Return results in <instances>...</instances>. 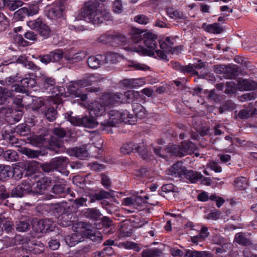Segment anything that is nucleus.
I'll return each instance as SVG.
<instances>
[{
	"label": "nucleus",
	"mask_w": 257,
	"mask_h": 257,
	"mask_svg": "<svg viewBox=\"0 0 257 257\" xmlns=\"http://www.w3.org/2000/svg\"><path fill=\"white\" fill-rule=\"evenodd\" d=\"M3 157L8 161H17L19 157L17 153L13 150H7L3 153Z\"/></svg>",
	"instance_id": "obj_42"
},
{
	"label": "nucleus",
	"mask_w": 257,
	"mask_h": 257,
	"mask_svg": "<svg viewBox=\"0 0 257 257\" xmlns=\"http://www.w3.org/2000/svg\"><path fill=\"white\" fill-rule=\"evenodd\" d=\"M128 116V111L126 110L122 111H119L115 110H112L110 111L108 116V120H105L101 122V124L105 127L115 126L116 124L121 122L122 115Z\"/></svg>",
	"instance_id": "obj_5"
},
{
	"label": "nucleus",
	"mask_w": 257,
	"mask_h": 257,
	"mask_svg": "<svg viewBox=\"0 0 257 257\" xmlns=\"http://www.w3.org/2000/svg\"><path fill=\"white\" fill-rule=\"evenodd\" d=\"M143 32L136 28L131 29L130 34L131 35V39L134 43L139 42L144 37L143 34Z\"/></svg>",
	"instance_id": "obj_37"
},
{
	"label": "nucleus",
	"mask_w": 257,
	"mask_h": 257,
	"mask_svg": "<svg viewBox=\"0 0 257 257\" xmlns=\"http://www.w3.org/2000/svg\"><path fill=\"white\" fill-rule=\"evenodd\" d=\"M169 174L175 177H181L184 175L186 168L183 166L181 161H178L174 164L168 170Z\"/></svg>",
	"instance_id": "obj_16"
},
{
	"label": "nucleus",
	"mask_w": 257,
	"mask_h": 257,
	"mask_svg": "<svg viewBox=\"0 0 257 257\" xmlns=\"http://www.w3.org/2000/svg\"><path fill=\"white\" fill-rule=\"evenodd\" d=\"M54 209L58 213L61 214L64 212H66L67 210H71L70 206H67V203L64 202L61 203L55 204L54 205Z\"/></svg>",
	"instance_id": "obj_52"
},
{
	"label": "nucleus",
	"mask_w": 257,
	"mask_h": 257,
	"mask_svg": "<svg viewBox=\"0 0 257 257\" xmlns=\"http://www.w3.org/2000/svg\"><path fill=\"white\" fill-rule=\"evenodd\" d=\"M36 83L34 79L30 77H26L21 80V85H15L12 86V88L14 91L24 93L27 92V88H33L35 86Z\"/></svg>",
	"instance_id": "obj_8"
},
{
	"label": "nucleus",
	"mask_w": 257,
	"mask_h": 257,
	"mask_svg": "<svg viewBox=\"0 0 257 257\" xmlns=\"http://www.w3.org/2000/svg\"><path fill=\"white\" fill-rule=\"evenodd\" d=\"M121 152L125 155L131 152L138 153L141 157L146 159L148 158V151L146 147L144 144L138 145L129 143L124 144L120 149Z\"/></svg>",
	"instance_id": "obj_4"
},
{
	"label": "nucleus",
	"mask_w": 257,
	"mask_h": 257,
	"mask_svg": "<svg viewBox=\"0 0 257 257\" xmlns=\"http://www.w3.org/2000/svg\"><path fill=\"white\" fill-rule=\"evenodd\" d=\"M238 88L240 90H251L257 88V83L253 80L243 79L238 83Z\"/></svg>",
	"instance_id": "obj_21"
},
{
	"label": "nucleus",
	"mask_w": 257,
	"mask_h": 257,
	"mask_svg": "<svg viewBox=\"0 0 257 257\" xmlns=\"http://www.w3.org/2000/svg\"><path fill=\"white\" fill-rule=\"evenodd\" d=\"M208 253L206 251H200L187 249L185 251V257H207Z\"/></svg>",
	"instance_id": "obj_44"
},
{
	"label": "nucleus",
	"mask_w": 257,
	"mask_h": 257,
	"mask_svg": "<svg viewBox=\"0 0 257 257\" xmlns=\"http://www.w3.org/2000/svg\"><path fill=\"white\" fill-rule=\"evenodd\" d=\"M175 39L171 37H167L164 40L159 41V46L164 53H173L174 52Z\"/></svg>",
	"instance_id": "obj_11"
},
{
	"label": "nucleus",
	"mask_w": 257,
	"mask_h": 257,
	"mask_svg": "<svg viewBox=\"0 0 257 257\" xmlns=\"http://www.w3.org/2000/svg\"><path fill=\"white\" fill-rule=\"evenodd\" d=\"M0 223L7 232H11L14 229V224L11 219L4 217H0Z\"/></svg>",
	"instance_id": "obj_32"
},
{
	"label": "nucleus",
	"mask_w": 257,
	"mask_h": 257,
	"mask_svg": "<svg viewBox=\"0 0 257 257\" xmlns=\"http://www.w3.org/2000/svg\"><path fill=\"white\" fill-rule=\"evenodd\" d=\"M255 110L254 109L253 110L242 109L239 111L238 116L240 118L246 119L255 114Z\"/></svg>",
	"instance_id": "obj_59"
},
{
	"label": "nucleus",
	"mask_w": 257,
	"mask_h": 257,
	"mask_svg": "<svg viewBox=\"0 0 257 257\" xmlns=\"http://www.w3.org/2000/svg\"><path fill=\"white\" fill-rule=\"evenodd\" d=\"M20 151L23 154L26 155L30 158H37L40 154V152L38 151H34L26 147L21 148Z\"/></svg>",
	"instance_id": "obj_50"
},
{
	"label": "nucleus",
	"mask_w": 257,
	"mask_h": 257,
	"mask_svg": "<svg viewBox=\"0 0 257 257\" xmlns=\"http://www.w3.org/2000/svg\"><path fill=\"white\" fill-rule=\"evenodd\" d=\"M66 7L64 5L55 6L51 8L48 12V17L52 19H58L63 15V12L65 10Z\"/></svg>",
	"instance_id": "obj_20"
},
{
	"label": "nucleus",
	"mask_w": 257,
	"mask_h": 257,
	"mask_svg": "<svg viewBox=\"0 0 257 257\" xmlns=\"http://www.w3.org/2000/svg\"><path fill=\"white\" fill-rule=\"evenodd\" d=\"M12 173V168L9 165H0V177L2 180L9 177Z\"/></svg>",
	"instance_id": "obj_38"
},
{
	"label": "nucleus",
	"mask_w": 257,
	"mask_h": 257,
	"mask_svg": "<svg viewBox=\"0 0 257 257\" xmlns=\"http://www.w3.org/2000/svg\"><path fill=\"white\" fill-rule=\"evenodd\" d=\"M87 55L85 51H81L73 55L65 54L64 58L70 63H73L81 61L84 59Z\"/></svg>",
	"instance_id": "obj_23"
},
{
	"label": "nucleus",
	"mask_w": 257,
	"mask_h": 257,
	"mask_svg": "<svg viewBox=\"0 0 257 257\" xmlns=\"http://www.w3.org/2000/svg\"><path fill=\"white\" fill-rule=\"evenodd\" d=\"M132 234L131 226L126 223L122 224L119 228V238L131 236Z\"/></svg>",
	"instance_id": "obj_33"
},
{
	"label": "nucleus",
	"mask_w": 257,
	"mask_h": 257,
	"mask_svg": "<svg viewBox=\"0 0 257 257\" xmlns=\"http://www.w3.org/2000/svg\"><path fill=\"white\" fill-rule=\"evenodd\" d=\"M26 16H28V14L26 7L19 9L14 14V18L17 21H23Z\"/></svg>",
	"instance_id": "obj_45"
},
{
	"label": "nucleus",
	"mask_w": 257,
	"mask_h": 257,
	"mask_svg": "<svg viewBox=\"0 0 257 257\" xmlns=\"http://www.w3.org/2000/svg\"><path fill=\"white\" fill-rule=\"evenodd\" d=\"M42 113L44 114L46 119L49 121H53L57 118V112L53 107H50L45 109Z\"/></svg>",
	"instance_id": "obj_36"
},
{
	"label": "nucleus",
	"mask_w": 257,
	"mask_h": 257,
	"mask_svg": "<svg viewBox=\"0 0 257 257\" xmlns=\"http://www.w3.org/2000/svg\"><path fill=\"white\" fill-rule=\"evenodd\" d=\"M184 175L186 178L188 179L191 183H194L203 178V175L199 172L192 170L187 171L186 170Z\"/></svg>",
	"instance_id": "obj_28"
},
{
	"label": "nucleus",
	"mask_w": 257,
	"mask_h": 257,
	"mask_svg": "<svg viewBox=\"0 0 257 257\" xmlns=\"http://www.w3.org/2000/svg\"><path fill=\"white\" fill-rule=\"evenodd\" d=\"M31 221L27 217H22L16 222V229L20 232L27 231L30 230Z\"/></svg>",
	"instance_id": "obj_19"
},
{
	"label": "nucleus",
	"mask_w": 257,
	"mask_h": 257,
	"mask_svg": "<svg viewBox=\"0 0 257 257\" xmlns=\"http://www.w3.org/2000/svg\"><path fill=\"white\" fill-rule=\"evenodd\" d=\"M181 72L184 73H189L195 75H198V72L194 69L193 65L189 64L187 66H183Z\"/></svg>",
	"instance_id": "obj_63"
},
{
	"label": "nucleus",
	"mask_w": 257,
	"mask_h": 257,
	"mask_svg": "<svg viewBox=\"0 0 257 257\" xmlns=\"http://www.w3.org/2000/svg\"><path fill=\"white\" fill-rule=\"evenodd\" d=\"M39 34L45 39L48 38L51 35V31L50 27L44 22L38 30Z\"/></svg>",
	"instance_id": "obj_47"
},
{
	"label": "nucleus",
	"mask_w": 257,
	"mask_h": 257,
	"mask_svg": "<svg viewBox=\"0 0 257 257\" xmlns=\"http://www.w3.org/2000/svg\"><path fill=\"white\" fill-rule=\"evenodd\" d=\"M85 215L87 218L93 220L99 219L102 215L99 210L96 208L87 209Z\"/></svg>",
	"instance_id": "obj_30"
},
{
	"label": "nucleus",
	"mask_w": 257,
	"mask_h": 257,
	"mask_svg": "<svg viewBox=\"0 0 257 257\" xmlns=\"http://www.w3.org/2000/svg\"><path fill=\"white\" fill-rule=\"evenodd\" d=\"M50 181L47 178H42L37 182L36 188L37 191H39L40 194H42L44 191L47 189Z\"/></svg>",
	"instance_id": "obj_40"
},
{
	"label": "nucleus",
	"mask_w": 257,
	"mask_h": 257,
	"mask_svg": "<svg viewBox=\"0 0 257 257\" xmlns=\"http://www.w3.org/2000/svg\"><path fill=\"white\" fill-rule=\"evenodd\" d=\"M235 240L237 243L245 246L250 244L249 240L245 237L243 234L241 233H237L235 235Z\"/></svg>",
	"instance_id": "obj_56"
},
{
	"label": "nucleus",
	"mask_w": 257,
	"mask_h": 257,
	"mask_svg": "<svg viewBox=\"0 0 257 257\" xmlns=\"http://www.w3.org/2000/svg\"><path fill=\"white\" fill-rule=\"evenodd\" d=\"M55 226V223L50 218L40 220L32 224L33 229L38 233L45 232L48 230L52 231Z\"/></svg>",
	"instance_id": "obj_6"
},
{
	"label": "nucleus",
	"mask_w": 257,
	"mask_h": 257,
	"mask_svg": "<svg viewBox=\"0 0 257 257\" xmlns=\"http://www.w3.org/2000/svg\"><path fill=\"white\" fill-rule=\"evenodd\" d=\"M83 224H82V232L83 236H86L94 241L99 242L102 240V236L101 232L96 230H92L87 228Z\"/></svg>",
	"instance_id": "obj_13"
},
{
	"label": "nucleus",
	"mask_w": 257,
	"mask_h": 257,
	"mask_svg": "<svg viewBox=\"0 0 257 257\" xmlns=\"http://www.w3.org/2000/svg\"><path fill=\"white\" fill-rule=\"evenodd\" d=\"M132 108L135 114V120L136 118H142L146 115V110L145 108L140 103H134L132 105Z\"/></svg>",
	"instance_id": "obj_29"
},
{
	"label": "nucleus",
	"mask_w": 257,
	"mask_h": 257,
	"mask_svg": "<svg viewBox=\"0 0 257 257\" xmlns=\"http://www.w3.org/2000/svg\"><path fill=\"white\" fill-rule=\"evenodd\" d=\"M207 167L210 168L216 173H220L222 171L221 167L215 161H211L208 163Z\"/></svg>",
	"instance_id": "obj_64"
},
{
	"label": "nucleus",
	"mask_w": 257,
	"mask_h": 257,
	"mask_svg": "<svg viewBox=\"0 0 257 257\" xmlns=\"http://www.w3.org/2000/svg\"><path fill=\"white\" fill-rule=\"evenodd\" d=\"M112 10L114 13L119 14L123 11V6L120 0H115L113 4Z\"/></svg>",
	"instance_id": "obj_61"
},
{
	"label": "nucleus",
	"mask_w": 257,
	"mask_h": 257,
	"mask_svg": "<svg viewBox=\"0 0 257 257\" xmlns=\"http://www.w3.org/2000/svg\"><path fill=\"white\" fill-rule=\"evenodd\" d=\"M153 151L157 155L164 159L166 158V153H169L171 155L182 156L181 147L179 145H169L163 150H162L160 148H154Z\"/></svg>",
	"instance_id": "obj_7"
},
{
	"label": "nucleus",
	"mask_w": 257,
	"mask_h": 257,
	"mask_svg": "<svg viewBox=\"0 0 257 257\" xmlns=\"http://www.w3.org/2000/svg\"><path fill=\"white\" fill-rule=\"evenodd\" d=\"M144 37L145 38L144 43L146 48L136 45L135 46H127L124 47V49L128 51L153 56L156 58H160L162 60L167 59V55L162 51L157 49V35L152 33L148 32L144 34Z\"/></svg>",
	"instance_id": "obj_1"
},
{
	"label": "nucleus",
	"mask_w": 257,
	"mask_h": 257,
	"mask_svg": "<svg viewBox=\"0 0 257 257\" xmlns=\"http://www.w3.org/2000/svg\"><path fill=\"white\" fill-rule=\"evenodd\" d=\"M65 118L68 121H69L71 124L76 126H81L82 125V117L80 118L78 116H73L71 114L68 113H66Z\"/></svg>",
	"instance_id": "obj_53"
},
{
	"label": "nucleus",
	"mask_w": 257,
	"mask_h": 257,
	"mask_svg": "<svg viewBox=\"0 0 257 257\" xmlns=\"http://www.w3.org/2000/svg\"><path fill=\"white\" fill-rule=\"evenodd\" d=\"M111 197V193L104 190H101L90 196V202L99 201L104 199H109Z\"/></svg>",
	"instance_id": "obj_26"
},
{
	"label": "nucleus",
	"mask_w": 257,
	"mask_h": 257,
	"mask_svg": "<svg viewBox=\"0 0 257 257\" xmlns=\"http://www.w3.org/2000/svg\"><path fill=\"white\" fill-rule=\"evenodd\" d=\"M167 14L172 19H179L183 18V14L177 10L169 8L167 10Z\"/></svg>",
	"instance_id": "obj_54"
},
{
	"label": "nucleus",
	"mask_w": 257,
	"mask_h": 257,
	"mask_svg": "<svg viewBox=\"0 0 257 257\" xmlns=\"http://www.w3.org/2000/svg\"><path fill=\"white\" fill-rule=\"evenodd\" d=\"M161 251L157 248H149L143 250L142 252V257H159Z\"/></svg>",
	"instance_id": "obj_35"
},
{
	"label": "nucleus",
	"mask_w": 257,
	"mask_h": 257,
	"mask_svg": "<svg viewBox=\"0 0 257 257\" xmlns=\"http://www.w3.org/2000/svg\"><path fill=\"white\" fill-rule=\"evenodd\" d=\"M29 185L26 183H22L18 185L12 190L11 192L12 197H22L25 194L29 192Z\"/></svg>",
	"instance_id": "obj_15"
},
{
	"label": "nucleus",
	"mask_w": 257,
	"mask_h": 257,
	"mask_svg": "<svg viewBox=\"0 0 257 257\" xmlns=\"http://www.w3.org/2000/svg\"><path fill=\"white\" fill-rule=\"evenodd\" d=\"M15 132L22 136H26L30 133V128L26 123H21L17 126Z\"/></svg>",
	"instance_id": "obj_39"
},
{
	"label": "nucleus",
	"mask_w": 257,
	"mask_h": 257,
	"mask_svg": "<svg viewBox=\"0 0 257 257\" xmlns=\"http://www.w3.org/2000/svg\"><path fill=\"white\" fill-rule=\"evenodd\" d=\"M74 218L75 215L71 212V210H67L58 217V223L64 227L70 226Z\"/></svg>",
	"instance_id": "obj_12"
},
{
	"label": "nucleus",
	"mask_w": 257,
	"mask_h": 257,
	"mask_svg": "<svg viewBox=\"0 0 257 257\" xmlns=\"http://www.w3.org/2000/svg\"><path fill=\"white\" fill-rule=\"evenodd\" d=\"M144 202L143 197L140 196H131L124 198L122 201V205L126 206L132 207L133 209H137L142 203ZM131 212H135V210L130 211Z\"/></svg>",
	"instance_id": "obj_9"
},
{
	"label": "nucleus",
	"mask_w": 257,
	"mask_h": 257,
	"mask_svg": "<svg viewBox=\"0 0 257 257\" xmlns=\"http://www.w3.org/2000/svg\"><path fill=\"white\" fill-rule=\"evenodd\" d=\"M71 152V155H74L80 159H83L88 155L87 151L83 147L73 148Z\"/></svg>",
	"instance_id": "obj_34"
},
{
	"label": "nucleus",
	"mask_w": 257,
	"mask_h": 257,
	"mask_svg": "<svg viewBox=\"0 0 257 257\" xmlns=\"http://www.w3.org/2000/svg\"><path fill=\"white\" fill-rule=\"evenodd\" d=\"M53 192L55 194L56 197H65L66 195L70 194L71 196L74 197V193L71 192V190L69 187L65 190L64 185L56 184L53 188Z\"/></svg>",
	"instance_id": "obj_17"
},
{
	"label": "nucleus",
	"mask_w": 257,
	"mask_h": 257,
	"mask_svg": "<svg viewBox=\"0 0 257 257\" xmlns=\"http://www.w3.org/2000/svg\"><path fill=\"white\" fill-rule=\"evenodd\" d=\"M106 0H90L81 10L82 17L85 21L93 25H98L108 20L109 13L102 9L103 3Z\"/></svg>",
	"instance_id": "obj_2"
},
{
	"label": "nucleus",
	"mask_w": 257,
	"mask_h": 257,
	"mask_svg": "<svg viewBox=\"0 0 257 257\" xmlns=\"http://www.w3.org/2000/svg\"><path fill=\"white\" fill-rule=\"evenodd\" d=\"M52 62L60 61L63 57V52L61 50L58 49L50 52Z\"/></svg>",
	"instance_id": "obj_60"
},
{
	"label": "nucleus",
	"mask_w": 257,
	"mask_h": 257,
	"mask_svg": "<svg viewBox=\"0 0 257 257\" xmlns=\"http://www.w3.org/2000/svg\"><path fill=\"white\" fill-rule=\"evenodd\" d=\"M96 81V78L94 75H89L87 77L70 84L67 88L68 92L76 97H80L82 101L85 100L87 96L83 94L81 91V88L88 85H92Z\"/></svg>",
	"instance_id": "obj_3"
},
{
	"label": "nucleus",
	"mask_w": 257,
	"mask_h": 257,
	"mask_svg": "<svg viewBox=\"0 0 257 257\" xmlns=\"http://www.w3.org/2000/svg\"><path fill=\"white\" fill-rule=\"evenodd\" d=\"M205 30L207 32L213 34H220L223 31L222 27L216 23L207 25Z\"/></svg>",
	"instance_id": "obj_46"
},
{
	"label": "nucleus",
	"mask_w": 257,
	"mask_h": 257,
	"mask_svg": "<svg viewBox=\"0 0 257 257\" xmlns=\"http://www.w3.org/2000/svg\"><path fill=\"white\" fill-rule=\"evenodd\" d=\"M110 102L111 103L116 102H125L126 99L124 98V94L120 93H116L112 95L110 98Z\"/></svg>",
	"instance_id": "obj_58"
},
{
	"label": "nucleus",
	"mask_w": 257,
	"mask_h": 257,
	"mask_svg": "<svg viewBox=\"0 0 257 257\" xmlns=\"http://www.w3.org/2000/svg\"><path fill=\"white\" fill-rule=\"evenodd\" d=\"M88 66L93 69L99 68L100 65L104 64L102 55H98L96 56H90L87 60Z\"/></svg>",
	"instance_id": "obj_25"
},
{
	"label": "nucleus",
	"mask_w": 257,
	"mask_h": 257,
	"mask_svg": "<svg viewBox=\"0 0 257 257\" xmlns=\"http://www.w3.org/2000/svg\"><path fill=\"white\" fill-rule=\"evenodd\" d=\"M145 83V81L143 78L124 80V84L130 87H139L144 85Z\"/></svg>",
	"instance_id": "obj_43"
},
{
	"label": "nucleus",
	"mask_w": 257,
	"mask_h": 257,
	"mask_svg": "<svg viewBox=\"0 0 257 257\" xmlns=\"http://www.w3.org/2000/svg\"><path fill=\"white\" fill-rule=\"evenodd\" d=\"M16 62L18 63L24 64L25 67L31 69L35 72L40 69V67L35 65L33 62L27 61V57L24 55L20 56L18 57Z\"/></svg>",
	"instance_id": "obj_24"
},
{
	"label": "nucleus",
	"mask_w": 257,
	"mask_h": 257,
	"mask_svg": "<svg viewBox=\"0 0 257 257\" xmlns=\"http://www.w3.org/2000/svg\"><path fill=\"white\" fill-rule=\"evenodd\" d=\"M124 95L126 101L128 99L133 100L139 97V92L135 90H129L126 91L124 93Z\"/></svg>",
	"instance_id": "obj_62"
},
{
	"label": "nucleus",
	"mask_w": 257,
	"mask_h": 257,
	"mask_svg": "<svg viewBox=\"0 0 257 257\" xmlns=\"http://www.w3.org/2000/svg\"><path fill=\"white\" fill-rule=\"evenodd\" d=\"M13 88L9 89L6 88L0 87V105L4 104L9 101V99L14 96Z\"/></svg>",
	"instance_id": "obj_22"
},
{
	"label": "nucleus",
	"mask_w": 257,
	"mask_h": 257,
	"mask_svg": "<svg viewBox=\"0 0 257 257\" xmlns=\"http://www.w3.org/2000/svg\"><path fill=\"white\" fill-rule=\"evenodd\" d=\"M68 162V159L64 157H59L52 159L54 169L61 172L66 170Z\"/></svg>",
	"instance_id": "obj_14"
},
{
	"label": "nucleus",
	"mask_w": 257,
	"mask_h": 257,
	"mask_svg": "<svg viewBox=\"0 0 257 257\" xmlns=\"http://www.w3.org/2000/svg\"><path fill=\"white\" fill-rule=\"evenodd\" d=\"M89 107L90 115L96 117L102 115L106 110V104L101 101H95Z\"/></svg>",
	"instance_id": "obj_10"
},
{
	"label": "nucleus",
	"mask_w": 257,
	"mask_h": 257,
	"mask_svg": "<svg viewBox=\"0 0 257 257\" xmlns=\"http://www.w3.org/2000/svg\"><path fill=\"white\" fill-rule=\"evenodd\" d=\"M235 187L239 190H244L248 186V182L246 178L239 177L234 181Z\"/></svg>",
	"instance_id": "obj_41"
},
{
	"label": "nucleus",
	"mask_w": 257,
	"mask_h": 257,
	"mask_svg": "<svg viewBox=\"0 0 257 257\" xmlns=\"http://www.w3.org/2000/svg\"><path fill=\"white\" fill-rule=\"evenodd\" d=\"M24 3L20 0H8L7 7L11 11H14L22 6Z\"/></svg>",
	"instance_id": "obj_55"
},
{
	"label": "nucleus",
	"mask_w": 257,
	"mask_h": 257,
	"mask_svg": "<svg viewBox=\"0 0 257 257\" xmlns=\"http://www.w3.org/2000/svg\"><path fill=\"white\" fill-rule=\"evenodd\" d=\"M118 58V55L113 53H109L102 55L104 64L108 63H115L117 61Z\"/></svg>",
	"instance_id": "obj_48"
},
{
	"label": "nucleus",
	"mask_w": 257,
	"mask_h": 257,
	"mask_svg": "<svg viewBox=\"0 0 257 257\" xmlns=\"http://www.w3.org/2000/svg\"><path fill=\"white\" fill-rule=\"evenodd\" d=\"M98 122L96 121L94 115L85 116L82 117V126L85 127L93 128L96 126Z\"/></svg>",
	"instance_id": "obj_31"
},
{
	"label": "nucleus",
	"mask_w": 257,
	"mask_h": 257,
	"mask_svg": "<svg viewBox=\"0 0 257 257\" xmlns=\"http://www.w3.org/2000/svg\"><path fill=\"white\" fill-rule=\"evenodd\" d=\"M83 235L82 230L76 231V232L71 235H67L65 237V242L69 246H73L81 241Z\"/></svg>",
	"instance_id": "obj_18"
},
{
	"label": "nucleus",
	"mask_w": 257,
	"mask_h": 257,
	"mask_svg": "<svg viewBox=\"0 0 257 257\" xmlns=\"http://www.w3.org/2000/svg\"><path fill=\"white\" fill-rule=\"evenodd\" d=\"M43 23L44 22L42 19L38 18L34 20L29 21L27 22V25L30 29L38 31Z\"/></svg>",
	"instance_id": "obj_51"
},
{
	"label": "nucleus",
	"mask_w": 257,
	"mask_h": 257,
	"mask_svg": "<svg viewBox=\"0 0 257 257\" xmlns=\"http://www.w3.org/2000/svg\"><path fill=\"white\" fill-rule=\"evenodd\" d=\"M181 150L182 156L191 154L197 149V147L191 142H184L181 144Z\"/></svg>",
	"instance_id": "obj_27"
},
{
	"label": "nucleus",
	"mask_w": 257,
	"mask_h": 257,
	"mask_svg": "<svg viewBox=\"0 0 257 257\" xmlns=\"http://www.w3.org/2000/svg\"><path fill=\"white\" fill-rule=\"evenodd\" d=\"M32 108L34 110H38L43 112L46 108L44 100L41 98L36 100L33 104Z\"/></svg>",
	"instance_id": "obj_57"
},
{
	"label": "nucleus",
	"mask_w": 257,
	"mask_h": 257,
	"mask_svg": "<svg viewBox=\"0 0 257 257\" xmlns=\"http://www.w3.org/2000/svg\"><path fill=\"white\" fill-rule=\"evenodd\" d=\"M41 78L43 81L44 87L46 89L56 84L55 79L52 77H48L46 75L43 74Z\"/></svg>",
	"instance_id": "obj_49"
}]
</instances>
